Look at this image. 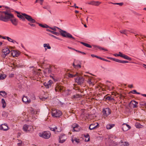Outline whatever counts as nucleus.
Returning a JSON list of instances; mask_svg holds the SVG:
<instances>
[{
  "label": "nucleus",
  "instance_id": "obj_7",
  "mask_svg": "<svg viewBox=\"0 0 146 146\" xmlns=\"http://www.w3.org/2000/svg\"><path fill=\"white\" fill-rule=\"evenodd\" d=\"M23 129L25 131L32 132L33 130V128L32 126L25 124L23 126Z\"/></svg>",
  "mask_w": 146,
  "mask_h": 146
},
{
  "label": "nucleus",
  "instance_id": "obj_42",
  "mask_svg": "<svg viewBox=\"0 0 146 146\" xmlns=\"http://www.w3.org/2000/svg\"><path fill=\"white\" fill-rule=\"evenodd\" d=\"M85 137H86V138H88V139H86V141L88 142L90 140V138L89 137V136L88 134H87L86 135H85Z\"/></svg>",
  "mask_w": 146,
  "mask_h": 146
},
{
  "label": "nucleus",
  "instance_id": "obj_43",
  "mask_svg": "<svg viewBox=\"0 0 146 146\" xmlns=\"http://www.w3.org/2000/svg\"><path fill=\"white\" fill-rule=\"evenodd\" d=\"M106 99L108 100H113L114 99L113 98H111V96H108L106 97Z\"/></svg>",
  "mask_w": 146,
  "mask_h": 146
},
{
  "label": "nucleus",
  "instance_id": "obj_5",
  "mask_svg": "<svg viewBox=\"0 0 146 146\" xmlns=\"http://www.w3.org/2000/svg\"><path fill=\"white\" fill-rule=\"evenodd\" d=\"M62 114L61 111L58 110L53 109L52 111V116L54 117H58L60 116Z\"/></svg>",
  "mask_w": 146,
  "mask_h": 146
},
{
  "label": "nucleus",
  "instance_id": "obj_45",
  "mask_svg": "<svg viewBox=\"0 0 146 146\" xmlns=\"http://www.w3.org/2000/svg\"><path fill=\"white\" fill-rule=\"evenodd\" d=\"M36 74L38 76H41L42 75V73L41 72H35Z\"/></svg>",
  "mask_w": 146,
  "mask_h": 146
},
{
  "label": "nucleus",
  "instance_id": "obj_20",
  "mask_svg": "<svg viewBox=\"0 0 146 146\" xmlns=\"http://www.w3.org/2000/svg\"><path fill=\"white\" fill-rule=\"evenodd\" d=\"M11 55L13 57H17L19 55V53L16 50H12L11 52Z\"/></svg>",
  "mask_w": 146,
  "mask_h": 146
},
{
  "label": "nucleus",
  "instance_id": "obj_3",
  "mask_svg": "<svg viewBox=\"0 0 146 146\" xmlns=\"http://www.w3.org/2000/svg\"><path fill=\"white\" fill-rule=\"evenodd\" d=\"M59 32L60 33L61 35L64 37L69 38H72L74 40L75 39L73 37L71 34L67 33L65 31H63L61 29H60Z\"/></svg>",
  "mask_w": 146,
  "mask_h": 146
},
{
  "label": "nucleus",
  "instance_id": "obj_32",
  "mask_svg": "<svg viewBox=\"0 0 146 146\" xmlns=\"http://www.w3.org/2000/svg\"><path fill=\"white\" fill-rule=\"evenodd\" d=\"M7 40L9 42H13V43H16L18 44L17 42L15 40H13L9 37H7Z\"/></svg>",
  "mask_w": 146,
  "mask_h": 146
},
{
  "label": "nucleus",
  "instance_id": "obj_22",
  "mask_svg": "<svg viewBox=\"0 0 146 146\" xmlns=\"http://www.w3.org/2000/svg\"><path fill=\"white\" fill-rule=\"evenodd\" d=\"M0 96H1L3 97L6 98L7 97V94L6 92L4 91H0Z\"/></svg>",
  "mask_w": 146,
  "mask_h": 146
},
{
  "label": "nucleus",
  "instance_id": "obj_17",
  "mask_svg": "<svg viewBox=\"0 0 146 146\" xmlns=\"http://www.w3.org/2000/svg\"><path fill=\"white\" fill-rule=\"evenodd\" d=\"M0 129L1 130L7 131L9 129L8 127L6 124H2L0 126Z\"/></svg>",
  "mask_w": 146,
  "mask_h": 146
},
{
  "label": "nucleus",
  "instance_id": "obj_36",
  "mask_svg": "<svg viewBox=\"0 0 146 146\" xmlns=\"http://www.w3.org/2000/svg\"><path fill=\"white\" fill-rule=\"evenodd\" d=\"M135 126L137 128H141L142 127V125L139 123H136L135 124Z\"/></svg>",
  "mask_w": 146,
  "mask_h": 146
},
{
  "label": "nucleus",
  "instance_id": "obj_63",
  "mask_svg": "<svg viewBox=\"0 0 146 146\" xmlns=\"http://www.w3.org/2000/svg\"><path fill=\"white\" fill-rule=\"evenodd\" d=\"M125 63V60H121L120 63Z\"/></svg>",
  "mask_w": 146,
  "mask_h": 146
},
{
  "label": "nucleus",
  "instance_id": "obj_8",
  "mask_svg": "<svg viewBox=\"0 0 146 146\" xmlns=\"http://www.w3.org/2000/svg\"><path fill=\"white\" fill-rule=\"evenodd\" d=\"M10 52V51L8 48H4L2 50V53L3 54H2L1 56L3 58H5L7 55Z\"/></svg>",
  "mask_w": 146,
  "mask_h": 146
},
{
  "label": "nucleus",
  "instance_id": "obj_52",
  "mask_svg": "<svg viewBox=\"0 0 146 146\" xmlns=\"http://www.w3.org/2000/svg\"><path fill=\"white\" fill-rule=\"evenodd\" d=\"M87 82L89 84H92V82H91V80L90 78L88 79Z\"/></svg>",
  "mask_w": 146,
  "mask_h": 146
},
{
  "label": "nucleus",
  "instance_id": "obj_26",
  "mask_svg": "<svg viewBox=\"0 0 146 146\" xmlns=\"http://www.w3.org/2000/svg\"><path fill=\"white\" fill-rule=\"evenodd\" d=\"M122 57L125 59L129 61L131 60H132L131 58L129 57L127 55H125L124 54H123Z\"/></svg>",
  "mask_w": 146,
  "mask_h": 146
},
{
  "label": "nucleus",
  "instance_id": "obj_18",
  "mask_svg": "<svg viewBox=\"0 0 146 146\" xmlns=\"http://www.w3.org/2000/svg\"><path fill=\"white\" fill-rule=\"evenodd\" d=\"M101 3V2L99 1H92L88 3V4L89 5L98 6Z\"/></svg>",
  "mask_w": 146,
  "mask_h": 146
},
{
  "label": "nucleus",
  "instance_id": "obj_54",
  "mask_svg": "<svg viewBox=\"0 0 146 146\" xmlns=\"http://www.w3.org/2000/svg\"><path fill=\"white\" fill-rule=\"evenodd\" d=\"M124 146H128L129 145L128 143L127 142H125L124 145Z\"/></svg>",
  "mask_w": 146,
  "mask_h": 146
},
{
  "label": "nucleus",
  "instance_id": "obj_47",
  "mask_svg": "<svg viewBox=\"0 0 146 146\" xmlns=\"http://www.w3.org/2000/svg\"><path fill=\"white\" fill-rule=\"evenodd\" d=\"M113 4L115 5H118L120 6H122L123 4V3H113Z\"/></svg>",
  "mask_w": 146,
  "mask_h": 146
},
{
  "label": "nucleus",
  "instance_id": "obj_28",
  "mask_svg": "<svg viewBox=\"0 0 146 146\" xmlns=\"http://www.w3.org/2000/svg\"><path fill=\"white\" fill-rule=\"evenodd\" d=\"M46 30L47 31H49V32H51L53 34H54L55 35H56L57 36H58L59 35V33H57V32H55L54 31H51L49 29H46Z\"/></svg>",
  "mask_w": 146,
  "mask_h": 146
},
{
  "label": "nucleus",
  "instance_id": "obj_61",
  "mask_svg": "<svg viewBox=\"0 0 146 146\" xmlns=\"http://www.w3.org/2000/svg\"><path fill=\"white\" fill-rule=\"evenodd\" d=\"M42 0V1H39V3H40V5H42L43 2L44 1L43 0Z\"/></svg>",
  "mask_w": 146,
  "mask_h": 146
},
{
  "label": "nucleus",
  "instance_id": "obj_25",
  "mask_svg": "<svg viewBox=\"0 0 146 146\" xmlns=\"http://www.w3.org/2000/svg\"><path fill=\"white\" fill-rule=\"evenodd\" d=\"M43 46L45 48V50H46L47 49H50L51 48L49 44L48 43L47 44H43Z\"/></svg>",
  "mask_w": 146,
  "mask_h": 146
},
{
  "label": "nucleus",
  "instance_id": "obj_57",
  "mask_svg": "<svg viewBox=\"0 0 146 146\" xmlns=\"http://www.w3.org/2000/svg\"><path fill=\"white\" fill-rule=\"evenodd\" d=\"M78 52H79L80 53H82V54H86V53L85 52H81V51H78Z\"/></svg>",
  "mask_w": 146,
  "mask_h": 146
},
{
  "label": "nucleus",
  "instance_id": "obj_40",
  "mask_svg": "<svg viewBox=\"0 0 146 146\" xmlns=\"http://www.w3.org/2000/svg\"><path fill=\"white\" fill-rule=\"evenodd\" d=\"M74 98H78L81 97V95L79 94H76L73 96Z\"/></svg>",
  "mask_w": 146,
  "mask_h": 146
},
{
  "label": "nucleus",
  "instance_id": "obj_37",
  "mask_svg": "<svg viewBox=\"0 0 146 146\" xmlns=\"http://www.w3.org/2000/svg\"><path fill=\"white\" fill-rule=\"evenodd\" d=\"M6 77V76L5 74H1L0 75V80H3Z\"/></svg>",
  "mask_w": 146,
  "mask_h": 146
},
{
  "label": "nucleus",
  "instance_id": "obj_58",
  "mask_svg": "<svg viewBox=\"0 0 146 146\" xmlns=\"http://www.w3.org/2000/svg\"><path fill=\"white\" fill-rule=\"evenodd\" d=\"M97 58H98L99 59H100L102 60H103V59H104V58H102L100 57L99 56H98V57H97Z\"/></svg>",
  "mask_w": 146,
  "mask_h": 146
},
{
  "label": "nucleus",
  "instance_id": "obj_41",
  "mask_svg": "<svg viewBox=\"0 0 146 146\" xmlns=\"http://www.w3.org/2000/svg\"><path fill=\"white\" fill-rule=\"evenodd\" d=\"M46 71H48V73H50L51 72V66H49V67L48 68L46 69Z\"/></svg>",
  "mask_w": 146,
  "mask_h": 146
},
{
  "label": "nucleus",
  "instance_id": "obj_19",
  "mask_svg": "<svg viewBox=\"0 0 146 146\" xmlns=\"http://www.w3.org/2000/svg\"><path fill=\"white\" fill-rule=\"evenodd\" d=\"M22 100L26 104H29L31 102V100L28 99L27 96H24Z\"/></svg>",
  "mask_w": 146,
  "mask_h": 146
},
{
  "label": "nucleus",
  "instance_id": "obj_4",
  "mask_svg": "<svg viewBox=\"0 0 146 146\" xmlns=\"http://www.w3.org/2000/svg\"><path fill=\"white\" fill-rule=\"evenodd\" d=\"M51 134L49 131H46L43 132L39 133V135L40 137L43 138L48 139L50 138Z\"/></svg>",
  "mask_w": 146,
  "mask_h": 146
},
{
  "label": "nucleus",
  "instance_id": "obj_64",
  "mask_svg": "<svg viewBox=\"0 0 146 146\" xmlns=\"http://www.w3.org/2000/svg\"><path fill=\"white\" fill-rule=\"evenodd\" d=\"M50 77L53 79L54 81L55 80V79L54 78V77L51 75L50 76Z\"/></svg>",
  "mask_w": 146,
  "mask_h": 146
},
{
  "label": "nucleus",
  "instance_id": "obj_23",
  "mask_svg": "<svg viewBox=\"0 0 146 146\" xmlns=\"http://www.w3.org/2000/svg\"><path fill=\"white\" fill-rule=\"evenodd\" d=\"M115 125L113 124H108L106 126V128L108 129H110L114 127Z\"/></svg>",
  "mask_w": 146,
  "mask_h": 146
},
{
  "label": "nucleus",
  "instance_id": "obj_24",
  "mask_svg": "<svg viewBox=\"0 0 146 146\" xmlns=\"http://www.w3.org/2000/svg\"><path fill=\"white\" fill-rule=\"evenodd\" d=\"M72 141L73 143H74V141L76 143H78L80 142V139L77 138L73 137L72 138Z\"/></svg>",
  "mask_w": 146,
  "mask_h": 146
},
{
  "label": "nucleus",
  "instance_id": "obj_62",
  "mask_svg": "<svg viewBox=\"0 0 146 146\" xmlns=\"http://www.w3.org/2000/svg\"><path fill=\"white\" fill-rule=\"evenodd\" d=\"M72 7H74L75 8H78V7L76 6V4L75 3L74 4V6H72Z\"/></svg>",
  "mask_w": 146,
  "mask_h": 146
},
{
  "label": "nucleus",
  "instance_id": "obj_35",
  "mask_svg": "<svg viewBox=\"0 0 146 146\" xmlns=\"http://www.w3.org/2000/svg\"><path fill=\"white\" fill-rule=\"evenodd\" d=\"M28 96L30 98L32 99L35 100V99L34 95L33 94H29Z\"/></svg>",
  "mask_w": 146,
  "mask_h": 146
},
{
  "label": "nucleus",
  "instance_id": "obj_55",
  "mask_svg": "<svg viewBox=\"0 0 146 146\" xmlns=\"http://www.w3.org/2000/svg\"><path fill=\"white\" fill-rule=\"evenodd\" d=\"M128 87L130 88H133V86L132 84L129 85L128 86Z\"/></svg>",
  "mask_w": 146,
  "mask_h": 146
},
{
  "label": "nucleus",
  "instance_id": "obj_33",
  "mask_svg": "<svg viewBox=\"0 0 146 146\" xmlns=\"http://www.w3.org/2000/svg\"><path fill=\"white\" fill-rule=\"evenodd\" d=\"M50 128L51 130L54 131H56V130L57 129V128L56 127H54L53 126H51Z\"/></svg>",
  "mask_w": 146,
  "mask_h": 146
},
{
  "label": "nucleus",
  "instance_id": "obj_21",
  "mask_svg": "<svg viewBox=\"0 0 146 146\" xmlns=\"http://www.w3.org/2000/svg\"><path fill=\"white\" fill-rule=\"evenodd\" d=\"M67 76L69 78H72L76 76H78V74L77 73L75 74H72L68 73L67 74Z\"/></svg>",
  "mask_w": 146,
  "mask_h": 146
},
{
  "label": "nucleus",
  "instance_id": "obj_60",
  "mask_svg": "<svg viewBox=\"0 0 146 146\" xmlns=\"http://www.w3.org/2000/svg\"><path fill=\"white\" fill-rule=\"evenodd\" d=\"M103 60L104 61H106V62H110V61L109 60H106V59H105L104 58V59H103Z\"/></svg>",
  "mask_w": 146,
  "mask_h": 146
},
{
  "label": "nucleus",
  "instance_id": "obj_16",
  "mask_svg": "<svg viewBox=\"0 0 146 146\" xmlns=\"http://www.w3.org/2000/svg\"><path fill=\"white\" fill-rule=\"evenodd\" d=\"M98 126H99V125L98 123H92L90 125L89 129L90 130H92L97 128Z\"/></svg>",
  "mask_w": 146,
  "mask_h": 146
},
{
  "label": "nucleus",
  "instance_id": "obj_50",
  "mask_svg": "<svg viewBox=\"0 0 146 146\" xmlns=\"http://www.w3.org/2000/svg\"><path fill=\"white\" fill-rule=\"evenodd\" d=\"M94 46L95 48H98L100 50H101V49H102V47L99 46L95 45Z\"/></svg>",
  "mask_w": 146,
  "mask_h": 146
},
{
  "label": "nucleus",
  "instance_id": "obj_2",
  "mask_svg": "<svg viewBox=\"0 0 146 146\" xmlns=\"http://www.w3.org/2000/svg\"><path fill=\"white\" fill-rule=\"evenodd\" d=\"M22 15L24 16L26 19L30 22L28 23L29 25L32 27H35V25L31 23H36V21L34 19H33L32 17L31 16L25 13H22Z\"/></svg>",
  "mask_w": 146,
  "mask_h": 146
},
{
  "label": "nucleus",
  "instance_id": "obj_31",
  "mask_svg": "<svg viewBox=\"0 0 146 146\" xmlns=\"http://www.w3.org/2000/svg\"><path fill=\"white\" fill-rule=\"evenodd\" d=\"M17 17L20 18V19H21L23 21H25V18H24V17H23V15H21L20 14H17Z\"/></svg>",
  "mask_w": 146,
  "mask_h": 146
},
{
  "label": "nucleus",
  "instance_id": "obj_1",
  "mask_svg": "<svg viewBox=\"0 0 146 146\" xmlns=\"http://www.w3.org/2000/svg\"><path fill=\"white\" fill-rule=\"evenodd\" d=\"M0 21L7 22L10 21L13 25L15 26L18 24V20L13 15L7 11H0Z\"/></svg>",
  "mask_w": 146,
  "mask_h": 146
},
{
  "label": "nucleus",
  "instance_id": "obj_29",
  "mask_svg": "<svg viewBox=\"0 0 146 146\" xmlns=\"http://www.w3.org/2000/svg\"><path fill=\"white\" fill-rule=\"evenodd\" d=\"M120 32L122 33L125 35H127V31L126 29H124L123 30H121L119 31Z\"/></svg>",
  "mask_w": 146,
  "mask_h": 146
},
{
  "label": "nucleus",
  "instance_id": "obj_6",
  "mask_svg": "<svg viewBox=\"0 0 146 146\" xmlns=\"http://www.w3.org/2000/svg\"><path fill=\"white\" fill-rule=\"evenodd\" d=\"M103 115L104 118L107 117L111 113V110L109 108H104L102 110Z\"/></svg>",
  "mask_w": 146,
  "mask_h": 146
},
{
  "label": "nucleus",
  "instance_id": "obj_48",
  "mask_svg": "<svg viewBox=\"0 0 146 146\" xmlns=\"http://www.w3.org/2000/svg\"><path fill=\"white\" fill-rule=\"evenodd\" d=\"M123 54L122 53H121V52H119V54H118V55L119 56H120V57H122Z\"/></svg>",
  "mask_w": 146,
  "mask_h": 146
},
{
  "label": "nucleus",
  "instance_id": "obj_46",
  "mask_svg": "<svg viewBox=\"0 0 146 146\" xmlns=\"http://www.w3.org/2000/svg\"><path fill=\"white\" fill-rule=\"evenodd\" d=\"M113 60L115 62L120 63L121 60H119L118 59H115V58H113Z\"/></svg>",
  "mask_w": 146,
  "mask_h": 146
},
{
  "label": "nucleus",
  "instance_id": "obj_11",
  "mask_svg": "<svg viewBox=\"0 0 146 146\" xmlns=\"http://www.w3.org/2000/svg\"><path fill=\"white\" fill-rule=\"evenodd\" d=\"M71 127L72 129V131L73 132H78L80 130V127L76 123L73 124V125H72Z\"/></svg>",
  "mask_w": 146,
  "mask_h": 146
},
{
  "label": "nucleus",
  "instance_id": "obj_49",
  "mask_svg": "<svg viewBox=\"0 0 146 146\" xmlns=\"http://www.w3.org/2000/svg\"><path fill=\"white\" fill-rule=\"evenodd\" d=\"M49 35L50 36H51L53 37H54V38H56L57 39H59V40H61L59 38L57 37H56V36L53 35H52L51 34H49Z\"/></svg>",
  "mask_w": 146,
  "mask_h": 146
},
{
  "label": "nucleus",
  "instance_id": "obj_51",
  "mask_svg": "<svg viewBox=\"0 0 146 146\" xmlns=\"http://www.w3.org/2000/svg\"><path fill=\"white\" fill-rule=\"evenodd\" d=\"M19 141H20L21 142L19 143H17V145L19 146H21L22 144V141H19Z\"/></svg>",
  "mask_w": 146,
  "mask_h": 146
},
{
  "label": "nucleus",
  "instance_id": "obj_27",
  "mask_svg": "<svg viewBox=\"0 0 146 146\" xmlns=\"http://www.w3.org/2000/svg\"><path fill=\"white\" fill-rule=\"evenodd\" d=\"M3 104L2 107L3 108H5L6 106V103L5 100L3 99H2L1 102Z\"/></svg>",
  "mask_w": 146,
  "mask_h": 146
},
{
  "label": "nucleus",
  "instance_id": "obj_15",
  "mask_svg": "<svg viewBox=\"0 0 146 146\" xmlns=\"http://www.w3.org/2000/svg\"><path fill=\"white\" fill-rule=\"evenodd\" d=\"M66 137L64 134H61L59 136V142L60 143H63L66 140Z\"/></svg>",
  "mask_w": 146,
  "mask_h": 146
},
{
  "label": "nucleus",
  "instance_id": "obj_38",
  "mask_svg": "<svg viewBox=\"0 0 146 146\" xmlns=\"http://www.w3.org/2000/svg\"><path fill=\"white\" fill-rule=\"evenodd\" d=\"M73 66L74 67L76 68H80L81 67V66L80 65L78 64L76 65L74 64V63L73 64Z\"/></svg>",
  "mask_w": 146,
  "mask_h": 146
},
{
  "label": "nucleus",
  "instance_id": "obj_30",
  "mask_svg": "<svg viewBox=\"0 0 146 146\" xmlns=\"http://www.w3.org/2000/svg\"><path fill=\"white\" fill-rule=\"evenodd\" d=\"M80 42L81 44H82L84 46H85L86 47H88V48H91L92 47V46L90 45L87 43H85L84 42Z\"/></svg>",
  "mask_w": 146,
  "mask_h": 146
},
{
  "label": "nucleus",
  "instance_id": "obj_14",
  "mask_svg": "<svg viewBox=\"0 0 146 146\" xmlns=\"http://www.w3.org/2000/svg\"><path fill=\"white\" fill-rule=\"evenodd\" d=\"M53 82L51 80H49L48 82H45L44 83V85L46 88H49L51 87L52 84Z\"/></svg>",
  "mask_w": 146,
  "mask_h": 146
},
{
  "label": "nucleus",
  "instance_id": "obj_13",
  "mask_svg": "<svg viewBox=\"0 0 146 146\" xmlns=\"http://www.w3.org/2000/svg\"><path fill=\"white\" fill-rule=\"evenodd\" d=\"M131 128V127L129 125L124 123L122 125V129L123 131H126Z\"/></svg>",
  "mask_w": 146,
  "mask_h": 146
},
{
  "label": "nucleus",
  "instance_id": "obj_10",
  "mask_svg": "<svg viewBox=\"0 0 146 146\" xmlns=\"http://www.w3.org/2000/svg\"><path fill=\"white\" fill-rule=\"evenodd\" d=\"M138 102L134 100H132L129 104V106L131 108H135L137 107Z\"/></svg>",
  "mask_w": 146,
  "mask_h": 146
},
{
  "label": "nucleus",
  "instance_id": "obj_34",
  "mask_svg": "<svg viewBox=\"0 0 146 146\" xmlns=\"http://www.w3.org/2000/svg\"><path fill=\"white\" fill-rule=\"evenodd\" d=\"M38 24L39 26H40L42 27H43V28H47L49 27L48 25H46V24L43 25H42L40 23H38Z\"/></svg>",
  "mask_w": 146,
  "mask_h": 146
},
{
  "label": "nucleus",
  "instance_id": "obj_44",
  "mask_svg": "<svg viewBox=\"0 0 146 146\" xmlns=\"http://www.w3.org/2000/svg\"><path fill=\"white\" fill-rule=\"evenodd\" d=\"M140 105L142 106H145L146 105V102H141L140 103Z\"/></svg>",
  "mask_w": 146,
  "mask_h": 146
},
{
  "label": "nucleus",
  "instance_id": "obj_12",
  "mask_svg": "<svg viewBox=\"0 0 146 146\" xmlns=\"http://www.w3.org/2000/svg\"><path fill=\"white\" fill-rule=\"evenodd\" d=\"M63 87L59 84H57L55 88V90L56 92H61L63 90Z\"/></svg>",
  "mask_w": 146,
  "mask_h": 146
},
{
  "label": "nucleus",
  "instance_id": "obj_9",
  "mask_svg": "<svg viewBox=\"0 0 146 146\" xmlns=\"http://www.w3.org/2000/svg\"><path fill=\"white\" fill-rule=\"evenodd\" d=\"M75 78V81L78 83V85H81L84 83V79L81 76H79Z\"/></svg>",
  "mask_w": 146,
  "mask_h": 146
},
{
  "label": "nucleus",
  "instance_id": "obj_56",
  "mask_svg": "<svg viewBox=\"0 0 146 146\" xmlns=\"http://www.w3.org/2000/svg\"><path fill=\"white\" fill-rule=\"evenodd\" d=\"M91 56L92 57H96L97 58V57H98V56H96V55L94 54H92L91 55Z\"/></svg>",
  "mask_w": 146,
  "mask_h": 146
},
{
  "label": "nucleus",
  "instance_id": "obj_59",
  "mask_svg": "<svg viewBox=\"0 0 146 146\" xmlns=\"http://www.w3.org/2000/svg\"><path fill=\"white\" fill-rule=\"evenodd\" d=\"M97 58H98L99 59H100L102 60H103V59H104V58H102L100 57L99 56H98V57H97Z\"/></svg>",
  "mask_w": 146,
  "mask_h": 146
},
{
  "label": "nucleus",
  "instance_id": "obj_53",
  "mask_svg": "<svg viewBox=\"0 0 146 146\" xmlns=\"http://www.w3.org/2000/svg\"><path fill=\"white\" fill-rule=\"evenodd\" d=\"M131 92L133 94H136L137 93V91L135 90H133Z\"/></svg>",
  "mask_w": 146,
  "mask_h": 146
},
{
  "label": "nucleus",
  "instance_id": "obj_39",
  "mask_svg": "<svg viewBox=\"0 0 146 146\" xmlns=\"http://www.w3.org/2000/svg\"><path fill=\"white\" fill-rule=\"evenodd\" d=\"M48 28H50V29H51L52 30H53L54 31H56V29H59V30H60V29L59 28H58L57 27H49Z\"/></svg>",
  "mask_w": 146,
  "mask_h": 146
}]
</instances>
